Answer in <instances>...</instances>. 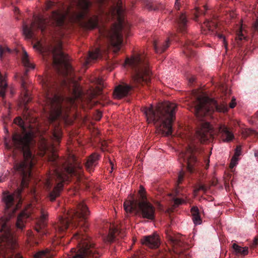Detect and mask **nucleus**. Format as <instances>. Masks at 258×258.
Here are the masks:
<instances>
[{"instance_id":"obj_34","label":"nucleus","mask_w":258,"mask_h":258,"mask_svg":"<svg viewBox=\"0 0 258 258\" xmlns=\"http://www.w3.org/2000/svg\"><path fill=\"white\" fill-rule=\"evenodd\" d=\"M173 201L174 202L173 207L174 208L185 203L184 200L179 198H175V197L173 198Z\"/></svg>"},{"instance_id":"obj_15","label":"nucleus","mask_w":258,"mask_h":258,"mask_svg":"<svg viewBox=\"0 0 258 258\" xmlns=\"http://www.w3.org/2000/svg\"><path fill=\"white\" fill-rule=\"evenodd\" d=\"M218 135L223 142H230L234 138L232 132L225 124L219 126Z\"/></svg>"},{"instance_id":"obj_39","label":"nucleus","mask_w":258,"mask_h":258,"mask_svg":"<svg viewBox=\"0 0 258 258\" xmlns=\"http://www.w3.org/2000/svg\"><path fill=\"white\" fill-rule=\"evenodd\" d=\"M192 220L194 223L196 225L201 223V219L199 215L192 216Z\"/></svg>"},{"instance_id":"obj_47","label":"nucleus","mask_w":258,"mask_h":258,"mask_svg":"<svg viewBox=\"0 0 258 258\" xmlns=\"http://www.w3.org/2000/svg\"><path fill=\"white\" fill-rule=\"evenodd\" d=\"M218 37L220 39H222L223 41V44L226 49H227V43L226 42L225 38L222 34H218Z\"/></svg>"},{"instance_id":"obj_14","label":"nucleus","mask_w":258,"mask_h":258,"mask_svg":"<svg viewBox=\"0 0 258 258\" xmlns=\"http://www.w3.org/2000/svg\"><path fill=\"white\" fill-rule=\"evenodd\" d=\"M213 130L208 122H202L196 132V138L201 142L208 140L212 136Z\"/></svg>"},{"instance_id":"obj_58","label":"nucleus","mask_w":258,"mask_h":258,"mask_svg":"<svg viewBox=\"0 0 258 258\" xmlns=\"http://www.w3.org/2000/svg\"><path fill=\"white\" fill-rule=\"evenodd\" d=\"M184 47H185L184 49H186L187 50H190V48H189L188 46H187V47L186 46H184ZM183 52H184V53H186L185 49L184 50Z\"/></svg>"},{"instance_id":"obj_19","label":"nucleus","mask_w":258,"mask_h":258,"mask_svg":"<svg viewBox=\"0 0 258 258\" xmlns=\"http://www.w3.org/2000/svg\"><path fill=\"white\" fill-rule=\"evenodd\" d=\"M99 155L96 154H92L87 159L85 163V167L90 173L94 171V168L98 164Z\"/></svg>"},{"instance_id":"obj_53","label":"nucleus","mask_w":258,"mask_h":258,"mask_svg":"<svg viewBox=\"0 0 258 258\" xmlns=\"http://www.w3.org/2000/svg\"><path fill=\"white\" fill-rule=\"evenodd\" d=\"M195 77H191L189 79V82L190 83H193L195 81Z\"/></svg>"},{"instance_id":"obj_24","label":"nucleus","mask_w":258,"mask_h":258,"mask_svg":"<svg viewBox=\"0 0 258 258\" xmlns=\"http://www.w3.org/2000/svg\"><path fill=\"white\" fill-rule=\"evenodd\" d=\"M217 26V23L216 22L211 21H210L209 20H206L204 22L203 25H202V29H203L204 31H207L208 32H205L206 34L207 33H211L213 31L214 28H216Z\"/></svg>"},{"instance_id":"obj_16","label":"nucleus","mask_w":258,"mask_h":258,"mask_svg":"<svg viewBox=\"0 0 258 258\" xmlns=\"http://www.w3.org/2000/svg\"><path fill=\"white\" fill-rule=\"evenodd\" d=\"M141 242L142 244L145 245L151 248L158 247L160 244L159 236L156 233L144 236L142 239Z\"/></svg>"},{"instance_id":"obj_5","label":"nucleus","mask_w":258,"mask_h":258,"mask_svg":"<svg viewBox=\"0 0 258 258\" xmlns=\"http://www.w3.org/2000/svg\"><path fill=\"white\" fill-rule=\"evenodd\" d=\"M27 179L28 178H22L21 187L19 188L13 194L10 195L7 191L3 192V200L6 205V213L9 215L3 217L0 219V247L4 246L6 244L13 245L14 244V240L11 231L10 219L17 210L18 206L17 208H13L10 211L9 209L13 206L14 200L19 199L22 188L27 185L28 183Z\"/></svg>"},{"instance_id":"obj_40","label":"nucleus","mask_w":258,"mask_h":258,"mask_svg":"<svg viewBox=\"0 0 258 258\" xmlns=\"http://www.w3.org/2000/svg\"><path fill=\"white\" fill-rule=\"evenodd\" d=\"M145 192V189L144 188V187L142 185H140V190L139 191V194L140 195V198L142 200H144L145 198V194H144Z\"/></svg>"},{"instance_id":"obj_64","label":"nucleus","mask_w":258,"mask_h":258,"mask_svg":"<svg viewBox=\"0 0 258 258\" xmlns=\"http://www.w3.org/2000/svg\"><path fill=\"white\" fill-rule=\"evenodd\" d=\"M178 192H179L178 191H177V190H176V191H175V195H178Z\"/></svg>"},{"instance_id":"obj_62","label":"nucleus","mask_w":258,"mask_h":258,"mask_svg":"<svg viewBox=\"0 0 258 258\" xmlns=\"http://www.w3.org/2000/svg\"><path fill=\"white\" fill-rule=\"evenodd\" d=\"M182 179L183 178H178V184L180 183L181 182Z\"/></svg>"},{"instance_id":"obj_27","label":"nucleus","mask_w":258,"mask_h":258,"mask_svg":"<svg viewBox=\"0 0 258 258\" xmlns=\"http://www.w3.org/2000/svg\"><path fill=\"white\" fill-rule=\"evenodd\" d=\"M22 62L23 65L25 68H27V70L25 73V75H26L27 73V71L28 69H32L34 68V66L33 63H31L29 58L27 52L25 51L24 52V55L22 57Z\"/></svg>"},{"instance_id":"obj_35","label":"nucleus","mask_w":258,"mask_h":258,"mask_svg":"<svg viewBox=\"0 0 258 258\" xmlns=\"http://www.w3.org/2000/svg\"><path fill=\"white\" fill-rule=\"evenodd\" d=\"M53 184V182L52 181L51 178H46L44 182L45 187L48 190H50Z\"/></svg>"},{"instance_id":"obj_52","label":"nucleus","mask_w":258,"mask_h":258,"mask_svg":"<svg viewBox=\"0 0 258 258\" xmlns=\"http://www.w3.org/2000/svg\"><path fill=\"white\" fill-rule=\"evenodd\" d=\"M235 105H236L235 102H234V100H232V102L230 103L229 106H230V108H233L235 106Z\"/></svg>"},{"instance_id":"obj_25","label":"nucleus","mask_w":258,"mask_h":258,"mask_svg":"<svg viewBox=\"0 0 258 258\" xmlns=\"http://www.w3.org/2000/svg\"><path fill=\"white\" fill-rule=\"evenodd\" d=\"M232 248L236 254L242 256L246 255L248 253V248L247 247H241L236 243H233Z\"/></svg>"},{"instance_id":"obj_60","label":"nucleus","mask_w":258,"mask_h":258,"mask_svg":"<svg viewBox=\"0 0 258 258\" xmlns=\"http://www.w3.org/2000/svg\"><path fill=\"white\" fill-rule=\"evenodd\" d=\"M80 226H84L85 228L87 227L88 225L85 223L84 224H80Z\"/></svg>"},{"instance_id":"obj_11","label":"nucleus","mask_w":258,"mask_h":258,"mask_svg":"<svg viewBox=\"0 0 258 258\" xmlns=\"http://www.w3.org/2000/svg\"><path fill=\"white\" fill-rule=\"evenodd\" d=\"M123 206L126 212H131L134 210L139 209L141 211L143 218L150 220L154 218L155 208L146 201L139 202L137 200L132 197L131 200L124 202Z\"/></svg>"},{"instance_id":"obj_12","label":"nucleus","mask_w":258,"mask_h":258,"mask_svg":"<svg viewBox=\"0 0 258 258\" xmlns=\"http://www.w3.org/2000/svg\"><path fill=\"white\" fill-rule=\"evenodd\" d=\"M196 151V148L194 144L190 140L185 151H182L179 156V161L181 163H184L187 170L189 172L194 171V166L197 163V159L194 154Z\"/></svg>"},{"instance_id":"obj_1","label":"nucleus","mask_w":258,"mask_h":258,"mask_svg":"<svg viewBox=\"0 0 258 258\" xmlns=\"http://www.w3.org/2000/svg\"><path fill=\"white\" fill-rule=\"evenodd\" d=\"M91 5L89 0H71L69 5L60 4L58 10L52 12L49 19L39 16L31 23L30 27L25 24L23 26V32L27 39H32L35 37L34 30L35 28L43 32L48 25L62 26L65 21L80 22L87 16Z\"/></svg>"},{"instance_id":"obj_23","label":"nucleus","mask_w":258,"mask_h":258,"mask_svg":"<svg viewBox=\"0 0 258 258\" xmlns=\"http://www.w3.org/2000/svg\"><path fill=\"white\" fill-rule=\"evenodd\" d=\"M63 182L61 181L56 184L52 191H50L49 194V198L51 201H54L56 198L59 196L60 191L63 189Z\"/></svg>"},{"instance_id":"obj_7","label":"nucleus","mask_w":258,"mask_h":258,"mask_svg":"<svg viewBox=\"0 0 258 258\" xmlns=\"http://www.w3.org/2000/svg\"><path fill=\"white\" fill-rule=\"evenodd\" d=\"M89 214V211L86 205L83 202L79 203L76 209L71 210L68 212L67 216L59 217L58 222L54 226L56 232L59 234L63 233L71 223L76 226V221H85Z\"/></svg>"},{"instance_id":"obj_30","label":"nucleus","mask_w":258,"mask_h":258,"mask_svg":"<svg viewBox=\"0 0 258 258\" xmlns=\"http://www.w3.org/2000/svg\"><path fill=\"white\" fill-rule=\"evenodd\" d=\"M100 48H96L94 51H89L88 57L86 61V63H88L90 60L96 59L100 55Z\"/></svg>"},{"instance_id":"obj_45","label":"nucleus","mask_w":258,"mask_h":258,"mask_svg":"<svg viewBox=\"0 0 258 258\" xmlns=\"http://www.w3.org/2000/svg\"><path fill=\"white\" fill-rule=\"evenodd\" d=\"M208 187L204 184H200L197 188L195 190V192H198L199 190L206 191Z\"/></svg>"},{"instance_id":"obj_55","label":"nucleus","mask_w":258,"mask_h":258,"mask_svg":"<svg viewBox=\"0 0 258 258\" xmlns=\"http://www.w3.org/2000/svg\"><path fill=\"white\" fill-rule=\"evenodd\" d=\"M101 117V113L99 112L97 115V117H96V119L99 120Z\"/></svg>"},{"instance_id":"obj_20","label":"nucleus","mask_w":258,"mask_h":258,"mask_svg":"<svg viewBox=\"0 0 258 258\" xmlns=\"http://www.w3.org/2000/svg\"><path fill=\"white\" fill-rule=\"evenodd\" d=\"M99 155L96 154H92L87 159L85 163V167L90 173L94 171V168L98 164Z\"/></svg>"},{"instance_id":"obj_63","label":"nucleus","mask_w":258,"mask_h":258,"mask_svg":"<svg viewBox=\"0 0 258 258\" xmlns=\"http://www.w3.org/2000/svg\"><path fill=\"white\" fill-rule=\"evenodd\" d=\"M14 11H15V12H17V11L18 12V11H19V9H18V8H15V9H14Z\"/></svg>"},{"instance_id":"obj_59","label":"nucleus","mask_w":258,"mask_h":258,"mask_svg":"<svg viewBox=\"0 0 258 258\" xmlns=\"http://www.w3.org/2000/svg\"><path fill=\"white\" fill-rule=\"evenodd\" d=\"M22 86L24 88V89H25V84H24V82L23 81H22Z\"/></svg>"},{"instance_id":"obj_2","label":"nucleus","mask_w":258,"mask_h":258,"mask_svg":"<svg viewBox=\"0 0 258 258\" xmlns=\"http://www.w3.org/2000/svg\"><path fill=\"white\" fill-rule=\"evenodd\" d=\"M48 51L52 55L54 67L63 77L61 85L73 95V97L67 98L68 102L73 104L75 100L81 95V91L78 83L73 79V69L68 61V57L61 51L60 42L56 46H50Z\"/></svg>"},{"instance_id":"obj_36","label":"nucleus","mask_w":258,"mask_h":258,"mask_svg":"<svg viewBox=\"0 0 258 258\" xmlns=\"http://www.w3.org/2000/svg\"><path fill=\"white\" fill-rule=\"evenodd\" d=\"M23 258L22 256L18 253H15L13 254H9L8 253L5 254L3 255V258Z\"/></svg>"},{"instance_id":"obj_18","label":"nucleus","mask_w":258,"mask_h":258,"mask_svg":"<svg viewBox=\"0 0 258 258\" xmlns=\"http://www.w3.org/2000/svg\"><path fill=\"white\" fill-rule=\"evenodd\" d=\"M48 216V214L47 212L43 209H40V216L37 219V226L35 228L38 232H41V230L46 226Z\"/></svg>"},{"instance_id":"obj_3","label":"nucleus","mask_w":258,"mask_h":258,"mask_svg":"<svg viewBox=\"0 0 258 258\" xmlns=\"http://www.w3.org/2000/svg\"><path fill=\"white\" fill-rule=\"evenodd\" d=\"M176 105L173 103L165 102L154 107H144L142 111L149 123H153L159 133L164 136L171 135L172 122L175 114Z\"/></svg>"},{"instance_id":"obj_54","label":"nucleus","mask_w":258,"mask_h":258,"mask_svg":"<svg viewBox=\"0 0 258 258\" xmlns=\"http://www.w3.org/2000/svg\"><path fill=\"white\" fill-rule=\"evenodd\" d=\"M184 175V172L183 171H180V172H179V174L178 175V177H179V178L183 177V176Z\"/></svg>"},{"instance_id":"obj_17","label":"nucleus","mask_w":258,"mask_h":258,"mask_svg":"<svg viewBox=\"0 0 258 258\" xmlns=\"http://www.w3.org/2000/svg\"><path fill=\"white\" fill-rule=\"evenodd\" d=\"M133 86L128 85H119L117 86L114 91V98L120 99L127 95L129 91L132 89Z\"/></svg>"},{"instance_id":"obj_6","label":"nucleus","mask_w":258,"mask_h":258,"mask_svg":"<svg viewBox=\"0 0 258 258\" xmlns=\"http://www.w3.org/2000/svg\"><path fill=\"white\" fill-rule=\"evenodd\" d=\"M44 91V110L47 113L48 119L53 122L61 115V104L63 98L56 93L55 83L51 76L40 78Z\"/></svg>"},{"instance_id":"obj_46","label":"nucleus","mask_w":258,"mask_h":258,"mask_svg":"<svg viewBox=\"0 0 258 258\" xmlns=\"http://www.w3.org/2000/svg\"><path fill=\"white\" fill-rule=\"evenodd\" d=\"M242 27H241L240 28V30H239V31L237 33V37L236 38L238 39L239 40H242L243 39H244L245 37L243 36V35L242 33Z\"/></svg>"},{"instance_id":"obj_26","label":"nucleus","mask_w":258,"mask_h":258,"mask_svg":"<svg viewBox=\"0 0 258 258\" xmlns=\"http://www.w3.org/2000/svg\"><path fill=\"white\" fill-rule=\"evenodd\" d=\"M81 25L87 29H93L97 26L98 18L96 17L90 18L86 22L81 23Z\"/></svg>"},{"instance_id":"obj_28","label":"nucleus","mask_w":258,"mask_h":258,"mask_svg":"<svg viewBox=\"0 0 258 258\" xmlns=\"http://www.w3.org/2000/svg\"><path fill=\"white\" fill-rule=\"evenodd\" d=\"M169 40L167 39L160 48L158 47V43L157 41H154V49L157 53H161L164 52L169 47Z\"/></svg>"},{"instance_id":"obj_31","label":"nucleus","mask_w":258,"mask_h":258,"mask_svg":"<svg viewBox=\"0 0 258 258\" xmlns=\"http://www.w3.org/2000/svg\"><path fill=\"white\" fill-rule=\"evenodd\" d=\"M53 254L46 249L44 250L39 251L34 255L35 258H48L53 256Z\"/></svg>"},{"instance_id":"obj_50","label":"nucleus","mask_w":258,"mask_h":258,"mask_svg":"<svg viewBox=\"0 0 258 258\" xmlns=\"http://www.w3.org/2000/svg\"><path fill=\"white\" fill-rule=\"evenodd\" d=\"M196 12L195 14V20H197V19L198 18V17L200 14V12L199 11V10L197 8H196Z\"/></svg>"},{"instance_id":"obj_57","label":"nucleus","mask_w":258,"mask_h":258,"mask_svg":"<svg viewBox=\"0 0 258 258\" xmlns=\"http://www.w3.org/2000/svg\"><path fill=\"white\" fill-rule=\"evenodd\" d=\"M110 164L111 167V170L110 171V172H111L112 171V169H113V164L111 161H110Z\"/></svg>"},{"instance_id":"obj_22","label":"nucleus","mask_w":258,"mask_h":258,"mask_svg":"<svg viewBox=\"0 0 258 258\" xmlns=\"http://www.w3.org/2000/svg\"><path fill=\"white\" fill-rule=\"evenodd\" d=\"M117 235L119 236L120 237H123L125 236L122 230L115 228L110 230L108 235L104 239V240L106 242H111Z\"/></svg>"},{"instance_id":"obj_49","label":"nucleus","mask_w":258,"mask_h":258,"mask_svg":"<svg viewBox=\"0 0 258 258\" xmlns=\"http://www.w3.org/2000/svg\"><path fill=\"white\" fill-rule=\"evenodd\" d=\"M253 29L255 31H258V17L256 20L255 22L253 25Z\"/></svg>"},{"instance_id":"obj_51","label":"nucleus","mask_w":258,"mask_h":258,"mask_svg":"<svg viewBox=\"0 0 258 258\" xmlns=\"http://www.w3.org/2000/svg\"><path fill=\"white\" fill-rule=\"evenodd\" d=\"M96 83L100 86H102L103 85V81L102 80V79H97L96 80Z\"/></svg>"},{"instance_id":"obj_13","label":"nucleus","mask_w":258,"mask_h":258,"mask_svg":"<svg viewBox=\"0 0 258 258\" xmlns=\"http://www.w3.org/2000/svg\"><path fill=\"white\" fill-rule=\"evenodd\" d=\"M73 163H69L63 166V171H62V169L57 166H56L54 172L57 177H62L63 174L61 172H67L72 176H82L83 171L79 164L76 161L74 157H73Z\"/></svg>"},{"instance_id":"obj_33","label":"nucleus","mask_w":258,"mask_h":258,"mask_svg":"<svg viewBox=\"0 0 258 258\" xmlns=\"http://www.w3.org/2000/svg\"><path fill=\"white\" fill-rule=\"evenodd\" d=\"M187 20L184 14H181L179 17V24L181 31H183L184 27L186 26Z\"/></svg>"},{"instance_id":"obj_21","label":"nucleus","mask_w":258,"mask_h":258,"mask_svg":"<svg viewBox=\"0 0 258 258\" xmlns=\"http://www.w3.org/2000/svg\"><path fill=\"white\" fill-rule=\"evenodd\" d=\"M30 213L27 211H24L21 212L18 216L16 227L21 230H23L25 227V223L27 219L29 217Z\"/></svg>"},{"instance_id":"obj_43","label":"nucleus","mask_w":258,"mask_h":258,"mask_svg":"<svg viewBox=\"0 0 258 258\" xmlns=\"http://www.w3.org/2000/svg\"><path fill=\"white\" fill-rule=\"evenodd\" d=\"M191 213L192 216L199 215L198 208L196 207H193L191 209Z\"/></svg>"},{"instance_id":"obj_48","label":"nucleus","mask_w":258,"mask_h":258,"mask_svg":"<svg viewBox=\"0 0 258 258\" xmlns=\"http://www.w3.org/2000/svg\"><path fill=\"white\" fill-rule=\"evenodd\" d=\"M55 2L52 1L51 0H48L47 4H46V9H50L52 6H53L55 4Z\"/></svg>"},{"instance_id":"obj_56","label":"nucleus","mask_w":258,"mask_h":258,"mask_svg":"<svg viewBox=\"0 0 258 258\" xmlns=\"http://www.w3.org/2000/svg\"><path fill=\"white\" fill-rule=\"evenodd\" d=\"M254 156L255 157L258 158V150H255L254 151Z\"/></svg>"},{"instance_id":"obj_41","label":"nucleus","mask_w":258,"mask_h":258,"mask_svg":"<svg viewBox=\"0 0 258 258\" xmlns=\"http://www.w3.org/2000/svg\"><path fill=\"white\" fill-rule=\"evenodd\" d=\"M14 123L21 127L23 126V121L20 117H18L14 119Z\"/></svg>"},{"instance_id":"obj_42","label":"nucleus","mask_w":258,"mask_h":258,"mask_svg":"<svg viewBox=\"0 0 258 258\" xmlns=\"http://www.w3.org/2000/svg\"><path fill=\"white\" fill-rule=\"evenodd\" d=\"M241 154V146H237L235 149L234 157L238 158L239 156Z\"/></svg>"},{"instance_id":"obj_4","label":"nucleus","mask_w":258,"mask_h":258,"mask_svg":"<svg viewBox=\"0 0 258 258\" xmlns=\"http://www.w3.org/2000/svg\"><path fill=\"white\" fill-rule=\"evenodd\" d=\"M32 138V133L29 132L14 134L11 141L5 139V147L8 149L15 148L23 151L24 161L16 163L14 166L16 171L23 177L33 176L34 159L30 151Z\"/></svg>"},{"instance_id":"obj_44","label":"nucleus","mask_w":258,"mask_h":258,"mask_svg":"<svg viewBox=\"0 0 258 258\" xmlns=\"http://www.w3.org/2000/svg\"><path fill=\"white\" fill-rule=\"evenodd\" d=\"M7 51L8 52L10 51V49L8 47L3 48L0 46V57L2 58L3 56L4 53Z\"/></svg>"},{"instance_id":"obj_10","label":"nucleus","mask_w":258,"mask_h":258,"mask_svg":"<svg viewBox=\"0 0 258 258\" xmlns=\"http://www.w3.org/2000/svg\"><path fill=\"white\" fill-rule=\"evenodd\" d=\"M194 111L197 117L202 120L203 117L208 112L217 110L220 112H225L228 108L226 105H218L216 100L210 99L206 96L201 95L197 97L194 103Z\"/></svg>"},{"instance_id":"obj_29","label":"nucleus","mask_w":258,"mask_h":258,"mask_svg":"<svg viewBox=\"0 0 258 258\" xmlns=\"http://www.w3.org/2000/svg\"><path fill=\"white\" fill-rule=\"evenodd\" d=\"M61 137V131L59 127L55 126L54 127L52 134V140L57 143H59L60 141Z\"/></svg>"},{"instance_id":"obj_38","label":"nucleus","mask_w":258,"mask_h":258,"mask_svg":"<svg viewBox=\"0 0 258 258\" xmlns=\"http://www.w3.org/2000/svg\"><path fill=\"white\" fill-rule=\"evenodd\" d=\"M58 158V156L55 153L54 151L51 153V155L49 156V160L52 162H54L56 161L57 158Z\"/></svg>"},{"instance_id":"obj_9","label":"nucleus","mask_w":258,"mask_h":258,"mask_svg":"<svg viewBox=\"0 0 258 258\" xmlns=\"http://www.w3.org/2000/svg\"><path fill=\"white\" fill-rule=\"evenodd\" d=\"M80 240L76 248H73L68 255L70 258H98L99 253L94 244L89 240H85L82 236L76 233L74 238Z\"/></svg>"},{"instance_id":"obj_37","label":"nucleus","mask_w":258,"mask_h":258,"mask_svg":"<svg viewBox=\"0 0 258 258\" xmlns=\"http://www.w3.org/2000/svg\"><path fill=\"white\" fill-rule=\"evenodd\" d=\"M238 158L236 157H233L231 159V162L230 164V168H233L238 163Z\"/></svg>"},{"instance_id":"obj_8","label":"nucleus","mask_w":258,"mask_h":258,"mask_svg":"<svg viewBox=\"0 0 258 258\" xmlns=\"http://www.w3.org/2000/svg\"><path fill=\"white\" fill-rule=\"evenodd\" d=\"M126 62L129 63L134 70L133 81L135 83L141 84L149 82L151 72L148 68V61L144 55L135 54L131 59H127Z\"/></svg>"},{"instance_id":"obj_32","label":"nucleus","mask_w":258,"mask_h":258,"mask_svg":"<svg viewBox=\"0 0 258 258\" xmlns=\"http://www.w3.org/2000/svg\"><path fill=\"white\" fill-rule=\"evenodd\" d=\"M170 240L174 247V250L175 251V252H179L178 250V247H180L182 244L181 241L177 238H171Z\"/></svg>"},{"instance_id":"obj_61","label":"nucleus","mask_w":258,"mask_h":258,"mask_svg":"<svg viewBox=\"0 0 258 258\" xmlns=\"http://www.w3.org/2000/svg\"><path fill=\"white\" fill-rule=\"evenodd\" d=\"M230 16L231 18H234V14L233 13H230Z\"/></svg>"}]
</instances>
